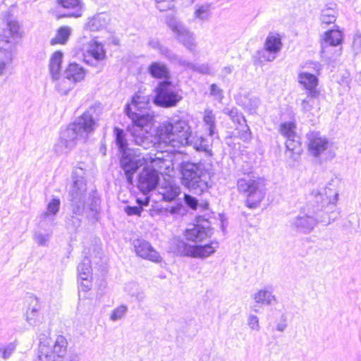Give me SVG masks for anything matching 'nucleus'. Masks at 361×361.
<instances>
[{"label":"nucleus","mask_w":361,"mask_h":361,"mask_svg":"<svg viewBox=\"0 0 361 361\" xmlns=\"http://www.w3.org/2000/svg\"><path fill=\"white\" fill-rule=\"evenodd\" d=\"M149 103V98L147 96L142 95L140 93L136 94L131 101L130 104L126 107V114L135 112V111H140L147 108Z\"/></svg>","instance_id":"473e14b6"},{"label":"nucleus","mask_w":361,"mask_h":361,"mask_svg":"<svg viewBox=\"0 0 361 361\" xmlns=\"http://www.w3.org/2000/svg\"><path fill=\"white\" fill-rule=\"evenodd\" d=\"M334 220L328 215H321L318 211L312 210L310 206L307 205L304 212L291 219L290 225L297 231L306 234L312 232L319 222L329 224Z\"/></svg>","instance_id":"1a4fd4ad"},{"label":"nucleus","mask_w":361,"mask_h":361,"mask_svg":"<svg viewBox=\"0 0 361 361\" xmlns=\"http://www.w3.org/2000/svg\"><path fill=\"white\" fill-rule=\"evenodd\" d=\"M71 33V29L68 26L61 27L54 37L51 39V44L55 45L56 44H64L68 41L69 36Z\"/></svg>","instance_id":"ea45409f"},{"label":"nucleus","mask_w":361,"mask_h":361,"mask_svg":"<svg viewBox=\"0 0 361 361\" xmlns=\"http://www.w3.org/2000/svg\"><path fill=\"white\" fill-rule=\"evenodd\" d=\"M114 135L116 137V143L121 153L123 152L124 150L130 149L127 147V140L126 138L125 133L122 129L116 128L114 129Z\"/></svg>","instance_id":"c03bdc74"},{"label":"nucleus","mask_w":361,"mask_h":361,"mask_svg":"<svg viewBox=\"0 0 361 361\" xmlns=\"http://www.w3.org/2000/svg\"><path fill=\"white\" fill-rule=\"evenodd\" d=\"M94 112V108H90L61 132L59 140L54 146V151L57 154H67L78 143L86 141L89 135L96 128L93 116Z\"/></svg>","instance_id":"f03ea898"},{"label":"nucleus","mask_w":361,"mask_h":361,"mask_svg":"<svg viewBox=\"0 0 361 361\" xmlns=\"http://www.w3.org/2000/svg\"><path fill=\"white\" fill-rule=\"evenodd\" d=\"M237 187L239 192L246 194V204L250 208L257 207L265 197L262 182L258 178L250 175L240 178Z\"/></svg>","instance_id":"9d476101"},{"label":"nucleus","mask_w":361,"mask_h":361,"mask_svg":"<svg viewBox=\"0 0 361 361\" xmlns=\"http://www.w3.org/2000/svg\"><path fill=\"white\" fill-rule=\"evenodd\" d=\"M159 193L162 195L164 200L171 201L180 195V188L175 184L168 183Z\"/></svg>","instance_id":"58836bf2"},{"label":"nucleus","mask_w":361,"mask_h":361,"mask_svg":"<svg viewBox=\"0 0 361 361\" xmlns=\"http://www.w3.org/2000/svg\"><path fill=\"white\" fill-rule=\"evenodd\" d=\"M180 209H181V207L179 205H177L176 207H171L169 209V212L171 214H179Z\"/></svg>","instance_id":"774afa93"},{"label":"nucleus","mask_w":361,"mask_h":361,"mask_svg":"<svg viewBox=\"0 0 361 361\" xmlns=\"http://www.w3.org/2000/svg\"><path fill=\"white\" fill-rule=\"evenodd\" d=\"M81 281L80 282V289L82 291L87 292L90 290L92 288V279H80Z\"/></svg>","instance_id":"338daca9"},{"label":"nucleus","mask_w":361,"mask_h":361,"mask_svg":"<svg viewBox=\"0 0 361 361\" xmlns=\"http://www.w3.org/2000/svg\"><path fill=\"white\" fill-rule=\"evenodd\" d=\"M15 350V345L13 343L8 345L3 350V358L8 359Z\"/></svg>","instance_id":"69168bd1"},{"label":"nucleus","mask_w":361,"mask_h":361,"mask_svg":"<svg viewBox=\"0 0 361 361\" xmlns=\"http://www.w3.org/2000/svg\"><path fill=\"white\" fill-rule=\"evenodd\" d=\"M247 325L253 331H259L261 329L259 317L254 314H249L247 318Z\"/></svg>","instance_id":"603ef678"},{"label":"nucleus","mask_w":361,"mask_h":361,"mask_svg":"<svg viewBox=\"0 0 361 361\" xmlns=\"http://www.w3.org/2000/svg\"><path fill=\"white\" fill-rule=\"evenodd\" d=\"M106 57V51L104 46L96 41L91 42L88 44L87 49L84 54V61L90 66H96L99 61Z\"/></svg>","instance_id":"dca6fc26"},{"label":"nucleus","mask_w":361,"mask_h":361,"mask_svg":"<svg viewBox=\"0 0 361 361\" xmlns=\"http://www.w3.org/2000/svg\"><path fill=\"white\" fill-rule=\"evenodd\" d=\"M218 247L217 242H212L204 245H192L191 257L206 258L214 254Z\"/></svg>","instance_id":"c85d7f7f"},{"label":"nucleus","mask_w":361,"mask_h":361,"mask_svg":"<svg viewBox=\"0 0 361 361\" xmlns=\"http://www.w3.org/2000/svg\"><path fill=\"white\" fill-rule=\"evenodd\" d=\"M287 328V317L284 313L281 315V319L276 325V329L279 332H283Z\"/></svg>","instance_id":"e2e57ef3"},{"label":"nucleus","mask_w":361,"mask_h":361,"mask_svg":"<svg viewBox=\"0 0 361 361\" xmlns=\"http://www.w3.org/2000/svg\"><path fill=\"white\" fill-rule=\"evenodd\" d=\"M63 54L61 51H54L50 56L49 63L51 78H59L61 74Z\"/></svg>","instance_id":"cd10ccee"},{"label":"nucleus","mask_w":361,"mask_h":361,"mask_svg":"<svg viewBox=\"0 0 361 361\" xmlns=\"http://www.w3.org/2000/svg\"><path fill=\"white\" fill-rule=\"evenodd\" d=\"M110 21L109 15L106 13H99L89 20L87 27L90 31H99L105 28Z\"/></svg>","instance_id":"c756f323"},{"label":"nucleus","mask_w":361,"mask_h":361,"mask_svg":"<svg viewBox=\"0 0 361 361\" xmlns=\"http://www.w3.org/2000/svg\"><path fill=\"white\" fill-rule=\"evenodd\" d=\"M182 99L176 89L169 80L160 82L156 88L154 103L162 107L176 106Z\"/></svg>","instance_id":"f8f14e48"},{"label":"nucleus","mask_w":361,"mask_h":361,"mask_svg":"<svg viewBox=\"0 0 361 361\" xmlns=\"http://www.w3.org/2000/svg\"><path fill=\"white\" fill-rule=\"evenodd\" d=\"M78 275L79 279H92L91 262L88 258H85L78 267Z\"/></svg>","instance_id":"a19ab883"},{"label":"nucleus","mask_w":361,"mask_h":361,"mask_svg":"<svg viewBox=\"0 0 361 361\" xmlns=\"http://www.w3.org/2000/svg\"><path fill=\"white\" fill-rule=\"evenodd\" d=\"M224 113L229 116L233 122H237L238 124H241V123H245V118L244 116L241 114H239L238 111L234 108L231 109H225L224 110Z\"/></svg>","instance_id":"864d4df0"},{"label":"nucleus","mask_w":361,"mask_h":361,"mask_svg":"<svg viewBox=\"0 0 361 361\" xmlns=\"http://www.w3.org/2000/svg\"><path fill=\"white\" fill-rule=\"evenodd\" d=\"M202 121L204 127L208 130V135L213 136L216 131V116L211 109H206L204 111Z\"/></svg>","instance_id":"c9c22d12"},{"label":"nucleus","mask_w":361,"mask_h":361,"mask_svg":"<svg viewBox=\"0 0 361 361\" xmlns=\"http://www.w3.org/2000/svg\"><path fill=\"white\" fill-rule=\"evenodd\" d=\"M283 47L281 35L275 31L269 32L264 43L267 50L279 54Z\"/></svg>","instance_id":"a878e982"},{"label":"nucleus","mask_w":361,"mask_h":361,"mask_svg":"<svg viewBox=\"0 0 361 361\" xmlns=\"http://www.w3.org/2000/svg\"><path fill=\"white\" fill-rule=\"evenodd\" d=\"M58 4L66 9L65 17L78 18L82 16V4L80 0H57Z\"/></svg>","instance_id":"4be33fe9"},{"label":"nucleus","mask_w":361,"mask_h":361,"mask_svg":"<svg viewBox=\"0 0 361 361\" xmlns=\"http://www.w3.org/2000/svg\"><path fill=\"white\" fill-rule=\"evenodd\" d=\"M239 125L241 126V129L239 130L238 136L243 141H249L251 138V132L246 122L245 123H241Z\"/></svg>","instance_id":"052dcab7"},{"label":"nucleus","mask_w":361,"mask_h":361,"mask_svg":"<svg viewBox=\"0 0 361 361\" xmlns=\"http://www.w3.org/2000/svg\"><path fill=\"white\" fill-rule=\"evenodd\" d=\"M127 115L133 122L130 131L135 144L144 149L153 147L154 145V137L150 133L153 116L137 112H132Z\"/></svg>","instance_id":"39448f33"},{"label":"nucleus","mask_w":361,"mask_h":361,"mask_svg":"<svg viewBox=\"0 0 361 361\" xmlns=\"http://www.w3.org/2000/svg\"><path fill=\"white\" fill-rule=\"evenodd\" d=\"M61 201L59 198H52L47 204L44 212L41 214V219L44 221H54L59 211Z\"/></svg>","instance_id":"7c9ffc66"},{"label":"nucleus","mask_w":361,"mask_h":361,"mask_svg":"<svg viewBox=\"0 0 361 361\" xmlns=\"http://www.w3.org/2000/svg\"><path fill=\"white\" fill-rule=\"evenodd\" d=\"M85 171L82 166L75 167L72 173V183L68 187L72 212L75 215H82L85 211V202L87 184Z\"/></svg>","instance_id":"423d86ee"},{"label":"nucleus","mask_w":361,"mask_h":361,"mask_svg":"<svg viewBox=\"0 0 361 361\" xmlns=\"http://www.w3.org/2000/svg\"><path fill=\"white\" fill-rule=\"evenodd\" d=\"M321 47L322 58L327 61L336 60L342 54V47L322 44Z\"/></svg>","instance_id":"72a5a7b5"},{"label":"nucleus","mask_w":361,"mask_h":361,"mask_svg":"<svg viewBox=\"0 0 361 361\" xmlns=\"http://www.w3.org/2000/svg\"><path fill=\"white\" fill-rule=\"evenodd\" d=\"M159 157H153L150 154L142 155L134 149H127L122 152L120 159V166L123 171L126 178L128 183L132 184L133 180V175L136 171L143 165L148 164H152L153 166H157V161H160Z\"/></svg>","instance_id":"0eeeda50"},{"label":"nucleus","mask_w":361,"mask_h":361,"mask_svg":"<svg viewBox=\"0 0 361 361\" xmlns=\"http://www.w3.org/2000/svg\"><path fill=\"white\" fill-rule=\"evenodd\" d=\"M319 96H312L310 93H307L306 98L302 100L301 110L304 113L311 111L314 106L317 104V98Z\"/></svg>","instance_id":"09e8293b"},{"label":"nucleus","mask_w":361,"mask_h":361,"mask_svg":"<svg viewBox=\"0 0 361 361\" xmlns=\"http://www.w3.org/2000/svg\"><path fill=\"white\" fill-rule=\"evenodd\" d=\"M149 198L146 197L144 200H141L140 198L137 199V202L138 206H128L125 208V212L129 216L131 215H140L142 211L143 206H147L149 204Z\"/></svg>","instance_id":"37998d69"},{"label":"nucleus","mask_w":361,"mask_h":361,"mask_svg":"<svg viewBox=\"0 0 361 361\" xmlns=\"http://www.w3.org/2000/svg\"><path fill=\"white\" fill-rule=\"evenodd\" d=\"M242 102L244 108L250 114L256 112L260 103L259 98L256 97H245Z\"/></svg>","instance_id":"de8ad7c7"},{"label":"nucleus","mask_w":361,"mask_h":361,"mask_svg":"<svg viewBox=\"0 0 361 361\" xmlns=\"http://www.w3.org/2000/svg\"><path fill=\"white\" fill-rule=\"evenodd\" d=\"M159 180L158 171L145 166L138 176L137 188L143 193L153 190L157 187Z\"/></svg>","instance_id":"ddd939ff"},{"label":"nucleus","mask_w":361,"mask_h":361,"mask_svg":"<svg viewBox=\"0 0 361 361\" xmlns=\"http://www.w3.org/2000/svg\"><path fill=\"white\" fill-rule=\"evenodd\" d=\"M210 95L214 99L221 103L224 99V91L216 84H212L209 87Z\"/></svg>","instance_id":"4d7b16f0"},{"label":"nucleus","mask_w":361,"mask_h":361,"mask_svg":"<svg viewBox=\"0 0 361 361\" xmlns=\"http://www.w3.org/2000/svg\"><path fill=\"white\" fill-rule=\"evenodd\" d=\"M99 199L94 198L93 200L92 204L90 207V212L92 213L91 216L92 217L96 219H97L96 215L97 214L99 211Z\"/></svg>","instance_id":"0e129e2a"},{"label":"nucleus","mask_w":361,"mask_h":361,"mask_svg":"<svg viewBox=\"0 0 361 361\" xmlns=\"http://www.w3.org/2000/svg\"><path fill=\"white\" fill-rule=\"evenodd\" d=\"M184 200L187 205L193 209H196L198 206L201 207L202 209H207L208 208V204L204 203L199 204L197 200L190 195H185Z\"/></svg>","instance_id":"bf43d9fd"},{"label":"nucleus","mask_w":361,"mask_h":361,"mask_svg":"<svg viewBox=\"0 0 361 361\" xmlns=\"http://www.w3.org/2000/svg\"><path fill=\"white\" fill-rule=\"evenodd\" d=\"M252 298L256 303L264 305H271L276 300L271 287L268 286L257 290L252 295Z\"/></svg>","instance_id":"412c9836"},{"label":"nucleus","mask_w":361,"mask_h":361,"mask_svg":"<svg viewBox=\"0 0 361 361\" xmlns=\"http://www.w3.org/2000/svg\"><path fill=\"white\" fill-rule=\"evenodd\" d=\"M175 64L202 74H211V68L208 63L194 64L180 56Z\"/></svg>","instance_id":"2f4dec72"},{"label":"nucleus","mask_w":361,"mask_h":361,"mask_svg":"<svg viewBox=\"0 0 361 361\" xmlns=\"http://www.w3.org/2000/svg\"><path fill=\"white\" fill-rule=\"evenodd\" d=\"M307 137L309 141V151L315 157H319L330 146L328 139L326 137L322 136L319 132H310L307 134Z\"/></svg>","instance_id":"2eb2a0df"},{"label":"nucleus","mask_w":361,"mask_h":361,"mask_svg":"<svg viewBox=\"0 0 361 361\" xmlns=\"http://www.w3.org/2000/svg\"><path fill=\"white\" fill-rule=\"evenodd\" d=\"M38 355L35 361H52V357L50 355V348L42 341L40 338Z\"/></svg>","instance_id":"a18cd8bd"},{"label":"nucleus","mask_w":361,"mask_h":361,"mask_svg":"<svg viewBox=\"0 0 361 361\" xmlns=\"http://www.w3.org/2000/svg\"><path fill=\"white\" fill-rule=\"evenodd\" d=\"M336 19V11L331 8L322 9L321 12L320 20L322 24L329 25L334 23Z\"/></svg>","instance_id":"49530a36"},{"label":"nucleus","mask_w":361,"mask_h":361,"mask_svg":"<svg viewBox=\"0 0 361 361\" xmlns=\"http://www.w3.org/2000/svg\"><path fill=\"white\" fill-rule=\"evenodd\" d=\"M55 81V87L58 92L61 94H67L74 86V83L66 75L59 78H52Z\"/></svg>","instance_id":"4c0bfd02"},{"label":"nucleus","mask_w":361,"mask_h":361,"mask_svg":"<svg viewBox=\"0 0 361 361\" xmlns=\"http://www.w3.org/2000/svg\"><path fill=\"white\" fill-rule=\"evenodd\" d=\"M212 17L211 4H197L193 13L194 20L199 22H207Z\"/></svg>","instance_id":"f704fd0d"},{"label":"nucleus","mask_w":361,"mask_h":361,"mask_svg":"<svg viewBox=\"0 0 361 361\" xmlns=\"http://www.w3.org/2000/svg\"><path fill=\"white\" fill-rule=\"evenodd\" d=\"M351 50L355 55L361 52V34L355 32L352 37Z\"/></svg>","instance_id":"6e6d98bb"},{"label":"nucleus","mask_w":361,"mask_h":361,"mask_svg":"<svg viewBox=\"0 0 361 361\" xmlns=\"http://www.w3.org/2000/svg\"><path fill=\"white\" fill-rule=\"evenodd\" d=\"M192 245H188L180 239H173L171 242V250L180 255L190 257Z\"/></svg>","instance_id":"e433bc0d"},{"label":"nucleus","mask_w":361,"mask_h":361,"mask_svg":"<svg viewBox=\"0 0 361 361\" xmlns=\"http://www.w3.org/2000/svg\"><path fill=\"white\" fill-rule=\"evenodd\" d=\"M338 193L335 189L330 187H317L313 188L309 195V201L317 204L316 209L320 214L322 210L326 206H330V209L335 207V204L338 200Z\"/></svg>","instance_id":"9b49d317"},{"label":"nucleus","mask_w":361,"mask_h":361,"mask_svg":"<svg viewBox=\"0 0 361 361\" xmlns=\"http://www.w3.org/2000/svg\"><path fill=\"white\" fill-rule=\"evenodd\" d=\"M286 147L288 151L292 152L295 154H300V142L299 137H292L286 139Z\"/></svg>","instance_id":"3c124183"},{"label":"nucleus","mask_w":361,"mask_h":361,"mask_svg":"<svg viewBox=\"0 0 361 361\" xmlns=\"http://www.w3.org/2000/svg\"><path fill=\"white\" fill-rule=\"evenodd\" d=\"M148 46L150 48L158 51L161 55L164 56L171 63L175 64L178 60L179 56L170 50L168 47L162 45L157 39H150L148 42Z\"/></svg>","instance_id":"b1692460"},{"label":"nucleus","mask_w":361,"mask_h":361,"mask_svg":"<svg viewBox=\"0 0 361 361\" xmlns=\"http://www.w3.org/2000/svg\"><path fill=\"white\" fill-rule=\"evenodd\" d=\"M280 133L286 139L297 137L296 124L295 122H283L279 127Z\"/></svg>","instance_id":"79ce46f5"},{"label":"nucleus","mask_w":361,"mask_h":361,"mask_svg":"<svg viewBox=\"0 0 361 361\" xmlns=\"http://www.w3.org/2000/svg\"><path fill=\"white\" fill-rule=\"evenodd\" d=\"M213 234L212 229L208 226L202 225H192L186 229L185 235L187 240L200 243L203 240L209 238Z\"/></svg>","instance_id":"a211bd4d"},{"label":"nucleus","mask_w":361,"mask_h":361,"mask_svg":"<svg viewBox=\"0 0 361 361\" xmlns=\"http://www.w3.org/2000/svg\"><path fill=\"white\" fill-rule=\"evenodd\" d=\"M298 79L299 83L308 90V93H310L311 95H319V92L317 89L318 78L316 75L307 71H302L299 73Z\"/></svg>","instance_id":"aec40b11"},{"label":"nucleus","mask_w":361,"mask_h":361,"mask_svg":"<svg viewBox=\"0 0 361 361\" xmlns=\"http://www.w3.org/2000/svg\"><path fill=\"white\" fill-rule=\"evenodd\" d=\"M180 174L181 184L193 193L200 195L210 187L209 185V172L205 165L201 162L182 163Z\"/></svg>","instance_id":"7ed1b4c3"},{"label":"nucleus","mask_w":361,"mask_h":361,"mask_svg":"<svg viewBox=\"0 0 361 361\" xmlns=\"http://www.w3.org/2000/svg\"><path fill=\"white\" fill-rule=\"evenodd\" d=\"M157 135L161 142L173 147L191 145L196 150H209L210 142L202 136H192L188 121L184 117H173L169 122L161 123Z\"/></svg>","instance_id":"f257e3e1"},{"label":"nucleus","mask_w":361,"mask_h":361,"mask_svg":"<svg viewBox=\"0 0 361 361\" xmlns=\"http://www.w3.org/2000/svg\"><path fill=\"white\" fill-rule=\"evenodd\" d=\"M133 245L135 253L141 258L156 263L161 262V255L148 241L142 238H137L133 240Z\"/></svg>","instance_id":"4468645a"},{"label":"nucleus","mask_w":361,"mask_h":361,"mask_svg":"<svg viewBox=\"0 0 361 361\" xmlns=\"http://www.w3.org/2000/svg\"><path fill=\"white\" fill-rule=\"evenodd\" d=\"M64 75L75 84L84 80L86 71L78 63H71L66 68Z\"/></svg>","instance_id":"393cba45"},{"label":"nucleus","mask_w":361,"mask_h":361,"mask_svg":"<svg viewBox=\"0 0 361 361\" xmlns=\"http://www.w3.org/2000/svg\"><path fill=\"white\" fill-rule=\"evenodd\" d=\"M50 238V235L48 233H35L34 240L38 245L44 246Z\"/></svg>","instance_id":"680f3d73"},{"label":"nucleus","mask_w":361,"mask_h":361,"mask_svg":"<svg viewBox=\"0 0 361 361\" xmlns=\"http://www.w3.org/2000/svg\"><path fill=\"white\" fill-rule=\"evenodd\" d=\"M148 72L152 77L157 79L168 80L170 78V71L166 64L159 61H154L148 66Z\"/></svg>","instance_id":"bb28decb"},{"label":"nucleus","mask_w":361,"mask_h":361,"mask_svg":"<svg viewBox=\"0 0 361 361\" xmlns=\"http://www.w3.org/2000/svg\"><path fill=\"white\" fill-rule=\"evenodd\" d=\"M166 23L173 32L176 39L190 51H195L198 46L195 34L175 15L166 17Z\"/></svg>","instance_id":"6e6552de"},{"label":"nucleus","mask_w":361,"mask_h":361,"mask_svg":"<svg viewBox=\"0 0 361 361\" xmlns=\"http://www.w3.org/2000/svg\"><path fill=\"white\" fill-rule=\"evenodd\" d=\"M21 37L22 33L18 23L14 20L8 22L0 34V54L3 56V59H0V76L4 73L6 63L13 59L16 45Z\"/></svg>","instance_id":"20e7f679"},{"label":"nucleus","mask_w":361,"mask_h":361,"mask_svg":"<svg viewBox=\"0 0 361 361\" xmlns=\"http://www.w3.org/2000/svg\"><path fill=\"white\" fill-rule=\"evenodd\" d=\"M44 342L50 348L52 361H62L67 352L68 342L66 338L63 336L59 335L54 342Z\"/></svg>","instance_id":"f3484780"},{"label":"nucleus","mask_w":361,"mask_h":361,"mask_svg":"<svg viewBox=\"0 0 361 361\" xmlns=\"http://www.w3.org/2000/svg\"><path fill=\"white\" fill-rule=\"evenodd\" d=\"M257 55L258 56L260 62H271L274 61L277 56V54L267 50L264 47L257 51Z\"/></svg>","instance_id":"8fccbe9b"},{"label":"nucleus","mask_w":361,"mask_h":361,"mask_svg":"<svg viewBox=\"0 0 361 361\" xmlns=\"http://www.w3.org/2000/svg\"><path fill=\"white\" fill-rule=\"evenodd\" d=\"M29 300L30 307L26 311V321L30 326H38L43 321V317L39 312V305L37 298L29 297Z\"/></svg>","instance_id":"6ab92c4d"},{"label":"nucleus","mask_w":361,"mask_h":361,"mask_svg":"<svg viewBox=\"0 0 361 361\" xmlns=\"http://www.w3.org/2000/svg\"><path fill=\"white\" fill-rule=\"evenodd\" d=\"M127 310L128 307L126 305H121L117 307L112 311L110 315V319L113 322H116L118 319H121L126 314Z\"/></svg>","instance_id":"5fc2aeb1"},{"label":"nucleus","mask_w":361,"mask_h":361,"mask_svg":"<svg viewBox=\"0 0 361 361\" xmlns=\"http://www.w3.org/2000/svg\"><path fill=\"white\" fill-rule=\"evenodd\" d=\"M175 0H155L156 7L160 11H166L173 9Z\"/></svg>","instance_id":"13d9d810"},{"label":"nucleus","mask_w":361,"mask_h":361,"mask_svg":"<svg viewBox=\"0 0 361 361\" xmlns=\"http://www.w3.org/2000/svg\"><path fill=\"white\" fill-rule=\"evenodd\" d=\"M343 42V34L338 29L329 30L324 32L321 38V44L341 47Z\"/></svg>","instance_id":"5701e85b"}]
</instances>
